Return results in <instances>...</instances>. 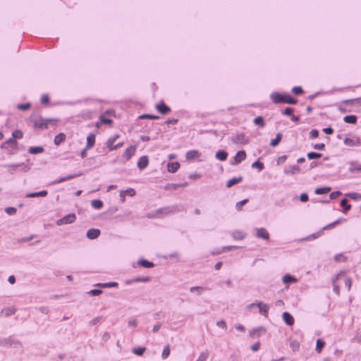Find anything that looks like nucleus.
I'll list each match as a JSON object with an SVG mask.
<instances>
[{
	"label": "nucleus",
	"mask_w": 361,
	"mask_h": 361,
	"mask_svg": "<svg viewBox=\"0 0 361 361\" xmlns=\"http://www.w3.org/2000/svg\"><path fill=\"white\" fill-rule=\"evenodd\" d=\"M126 195L133 197L135 195V190L133 188H128L126 190H123Z\"/></svg>",
	"instance_id": "obj_62"
},
{
	"label": "nucleus",
	"mask_w": 361,
	"mask_h": 361,
	"mask_svg": "<svg viewBox=\"0 0 361 361\" xmlns=\"http://www.w3.org/2000/svg\"><path fill=\"white\" fill-rule=\"evenodd\" d=\"M207 289L208 288H203V287H200V286H194V287H191L190 290L192 293H193V292H195L196 290V291H197V293L199 295H200L203 290H207Z\"/></svg>",
	"instance_id": "obj_48"
},
{
	"label": "nucleus",
	"mask_w": 361,
	"mask_h": 361,
	"mask_svg": "<svg viewBox=\"0 0 361 361\" xmlns=\"http://www.w3.org/2000/svg\"><path fill=\"white\" fill-rule=\"evenodd\" d=\"M253 122L255 125L259 126L260 128H264L265 126V122L262 116L256 117Z\"/></svg>",
	"instance_id": "obj_33"
},
{
	"label": "nucleus",
	"mask_w": 361,
	"mask_h": 361,
	"mask_svg": "<svg viewBox=\"0 0 361 361\" xmlns=\"http://www.w3.org/2000/svg\"><path fill=\"white\" fill-rule=\"evenodd\" d=\"M119 137L118 135H116L111 138H109L106 142V146L109 148V151L117 149L121 147L123 145V142L118 143L117 145H114L116 140Z\"/></svg>",
	"instance_id": "obj_4"
},
{
	"label": "nucleus",
	"mask_w": 361,
	"mask_h": 361,
	"mask_svg": "<svg viewBox=\"0 0 361 361\" xmlns=\"http://www.w3.org/2000/svg\"><path fill=\"white\" fill-rule=\"evenodd\" d=\"M231 141L235 145H246L249 140L244 133H239L231 137Z\"/></svg>",
	"instance_id": "obj_6"
},
{
	"label": "nucleus",
	"mask_w": 361,
	"mask_h": 361,
	"mask_svg": "<svg viewBox=\"0 0 361 361\" xmlns=\"http://www.w3.org/2000/svg\"><path fill=\"white\" fill-rule=\"evenodd\" d=\"M201 154L197 150H190L186 153V159L188 160H194L198 159Z\"/></svg>",
	"instance_id": "obj_18"
},
{
	"label": "nucleus",
	"mask_w": 361,
	"mask_h": 361,
	"mask_svg": "<svg viewBox=\"0 0 361 361\" xmlns=\"http://www.w3.org/2000/svg\"><path fill=\"white\" fill-rule=\"evenodd\" d=\"M246 158V152L244 150H241L237 152L234 157V162L233 164H238Z\"/></svg>",
	"instance_id": "obj_13"
},
{
	"label": "nucleus",
	"mask_w": 361,
	"mask_h": 361,
	"mask_svg": "<svg viewBox=\"0 0 361 361\" xmlns=\"http://www.w3.org/2000/svg\"><path fill=\"white\" fill-rule=\"evenodd\" d=\"M281 138H282V135L281 133H278L276 135V137L271 141L270 145L272 147L277 146L279 144V142H281Z\"/></svg>",
	"instance_id": "obj_38"
},
{
	"label": "nucleus",
	"mask_w": 361,
	"mask_h": 361,
	"mask_svg": "<svg viewBox=\"0 0 361 361\" xmlns=\"http://www.w3.org/2000/svg\"><path fill=\"white\" fill-rule=\"evenodd\" d=\"M104 319V318L102 316L100 317H97L95 318H94L93 319H92L90 322V324L91 326H94L95 324H97V323L103 321Z\"/></svg>",
	"instance_id": "obj_53"
},
{
	"label": "nucleus",
	"mask_w": 361,
	"mask_h": 361,
	"mask_svg": "<svg viewBox=\"0 0 361 361\" xmlns=\"http://www.w3.org/2000/svg\"><path fill=\"white\" fill-rule=\"evenodd\" d=\"M348 200L347 199H343L341 200V206L343 208V213H347L348 211H349L351 208V206L350 204H349L348 203Z\"/></svg>",
	"instance_id": "obj_30"
},
{
	"label": "nucleus",
	"mask_w": 361,
	"mask_h": 361,
	"mask_svg": "<svg viewBox=\"0 0 361 361\" xmlns=\"http://www.w3.org/2000/svg\"><path fill=\"white\" fill-rule=\"evenodd\" d=\"M336 280L343 281L348 290L349 291L350 290L352 286V280L350 278L347 277L343 273H339L336 276Z\"/></svg>",
	"instance_id": "obj_9"
},
{
	"label": "nucleus",
	"mask_w": 361,
	"mask_h": 361,
	"mask_svg": "<svg viewBox=\"0 0 361 361\" xmlns=\"http://www.w3.org/2000/svg\"><path fill=\"white\" fill-rule=\"evenodd\" d=\"M293 93L296 95L302 94L303 93V90L301 87H294L292 90Z\"/></svg>",
	"instance_id": "obj_59"
},
{
	"label": "nucleus",
	"mask_w": 361,
	"mask_h": 361,
	"mask_svg": "<svg viewBox=\"0 0 361 361\" xmlns=\"http://www.w3.org/2000/svg\"><path fill=\"white\" fill-rule=\"evenodd\" d=\"M216 325L223 329L226 330L227 329V325L224 320L218 321Z\"/></svg>",
	"instance_id": "obj_64"
},
{
	"label": "nucleus",
	"mask_w": 361,
	"mask_h": 361,
	"mask_svg": "<svg viewBox=\"0 0 361 361\" xmlns=\"http://www.w3.org/2000/svg\"><path fill=\"white\" fill-rule=\"evenodd\" d=\"M341 195H342V193L340 191H335V192H331L330 194L329 197H330L331 200H335Z\"/></svg>",
	"instance_id": "obj_63"
},
{
	"label": "nucleus",
	"mask_w": 361,
	"mask_h": 361,
	"mask_svg": "<svg viewBox=\"0 0 361 361\" xmlns=\"http://www.w3.org/2000/svg\"><path fill=\"white\" fill-rule=\"evenodd\" d=\"M180 211V209L178 205L169 206L161 208L156 211L154 216L162 217L171 214L176 213Z\"/></svg>",
	"instance_id": "obj_3"
},
{
	"label": "nucleus",
	"mask_w": 361,
	"mask_h": 361,
	"mask_svg": "<svg viewBox=\"0 0 361 361\" xmlns=\"http://www.w3.org/2000/svg\"><path fill=\"white\" fill-rule=\"evenodd\" d=\"M233 237L235 240H243L245 238V234L240 231H235L233 233Z\"/></svg>",
	"instance_id": "obj_47"
},
{
	"label": "nucleus",
	"mask_w": 361,
	"mask_h": 361,
	"mask_svg": "<svg viewBox=\"0 0 361 361\" xmlns=\"http://www.w3.org/2000/svg\"><path fill=\"white\" fill-rule=\"evenodd\" d=\"M100 121L103 124H111L112 121L110 118H106L104 115L100 116Z\"/></svg>",
	"instance_id": "obj_57"
},
{
	"label": "nucleus",
	"mask_w": 361,
	"mask_h": 361,
	"mask_svg": "<svg viewBox=\"0 0 361 361\" xmlns=\"http://www.w3.org/2000/svg\"><path fill=\"white\" fill-rule=\"evenodd\" d=\"M4 344L5 345L10 346V347L13 346V345L16 347V345H20V342L18 341H16L12 337H9V338L4 339Z\"/></svg>",
	"instance_id": "obj_26"
},
{
	"label": "nucleus",
	"mask_w": 361,
	"mask_h": 361,
	"mask_svg": "<svg viewBox=\"0 0 361 361\" xmlns=\"http://www.w3.org/2000/svg\"><path fill=\"white\" fill-rule=\"evenodd\" d=\"M31 121L35 128L45 130L47 129L49 126H56L58 120L54 118H44L41 116H32Z\"/></svg>",
	"instance_id": "obj_1"
},
{
	"label": "nucleus",
	"mask_w": 361,
	"mask_h": 361,
	"mask_svg": "<svg viewBox=\"0 0 361 361\" xmlns=\"http://www.w3.org/2000/svg\"><path fill=\"white\" fill-rule=\"evenodd\" d=\"M247 202H248L247 199H245V200H242L240 202H238L236 204V209H237V210L240 211L242 209V207L243 205H245Z\"/></svg>",
	"instance_id": "obj_61"
},
{
	"label": "nucleus",
	"mask_w": 361,
	"mask_h": 361,
	"mask_svg": "<svg viewBox=\"0 0 361 361\" xmlns=\"http://www.w3.org/2000/svg\"><path fill=\"white\" fill-rule=\"evenodd\" d=\"M137 264L145 268H152L154 267V264L152 262L144 259H140L137 262Z\"/></svg>",
	"instance_id": "obj_28"
},
{
	"label": "nucleus",
	"mask_w": 361,
	"mask_h": 361,
	"mask_svg": "<svg viewBox=\"0 0 361 361\" xmlns=\"http://www.w3.org/2000/svg\"><path fill=\"white\" fill-rule=\"evenodd\" d=\"M148 164H149L148 157L147 156H142L138 160L137 167L140 170H143L147 166Z\"/></svg>",
	"instance_id": "obj_14"
},
{
	"label": "nucleus",
	"mask_w": 361,
	"mask_h": 361,
	"mask_svg": "<svg viewBox=\"0 0 361 361\" xmlns=\"http://www.w3.org/2000/svg\"><path fill=\"white\" fill-rule=\"evenodd\" d=\"M296 281H297L296 279L289 274H286L283 277V282L285 284H287L288 286V284H290L291 283H295Z\"/></svg>",
	"instance_id": "obj_32"
},
{
	"label": "nucleus",
	"mask_w": 361,
	"mask_h": 361,
	"mask_svg": "<svg viewBox=\"0 0 361 361\" xmlns=\"http://www.w3.org/2000/svg\"><path fill=\"white\" fill-rule=\"evenodd\" d=\"M135 147L133 146H130L128 147L123 153V157H125L127 160H129L135 152Z\"/></svg>",
	"instance_id": "obj_19"
},
{
	"label": "nucleus",
	"mask_w": 361,
	"mask_h": 361,
	"mask_svg": "<svg viewBox=\"0 0 361 361\" xmlns=\"http://www.w3.org/2000/svg\"><path fill=\"white\" fill-rule=\"evenodd\" d=\"M300 171V168L298 165H293L288 166L284 169V173L287 175H293L295 173H298Z\"/></svg>",
	"instance_id": "obj_16"
},
{
	"label": "nucleus",
	"mask_w": 361,
	"mask_h": 361,
	"mask_svg": "<svg viewBox=\"0 0 361 361\" xmlns=\"http://www.w3.org/2000/svg\"><path fill=\"white\" fill-rule=\"evenodd\" d=\"M13 138L16 140L17 139H21L23 136V133L20 130H16L12 133Z\"/></svg>",
	"instance_id": "obj_43"
},
{
	"label": "nucleus",
	"mask_w": 361,
	"mask_h": 361,
	"mask_svg": "<svg viewBox=\"0 0 361 361\" xmlns=\"http://www.w3.org/2000/svg\"><path fill=\"white\" fill-rule=\"evenodd\" d=\"M255 231H256V236L257 238H262L264 240L269 239V234L265 228H256Z\"/></svg>",
	"instance_id": "obj_12"
},
{
	"label": "nucleus",
	"mask_w": 361,
	"mask_h": 361,
	"mask_svg": "<svg viewBox=\"0 0 361 361\" xmlns=\"http://www.w3.org/2000/svg\"><path fill=\"white\" fill-rule=\"evenodd\" d=\"M66 138V135L64 133H61L55 136L54 142L56 145L59 146L65 141Z\"/></svg>",
	"instance_id": "obj_23"
},
{
	"label": "nucleus",
	"mask_w": 361,
	"mask_h": 361,
	"mask_svg": "<svg viewBox=\"0 0 361 361\" xmlns=\"http://www.w3.org/2000/svg\"><path fill=\"white\" fill-rule=\"evenodd\" d=\"M95 143V135L93 133H90L87 137V149L92 148Z\"/></svg>",
	"instance_id": "obj_25"
},
{
	"label": "nucleus",
	"mask_w": 361,
	"mask_h": 361,
	"mask_svg": "<svg viewBox=\"0 0 361 361\" xmlns=\"http://www.w3.org/2000/svg\"><path fill=\"white\" fill-rule=\"evenodd\" d=\"M257 306L259 307V312L265 317H268L269 306L262 302L257 303Z\"/></svg>",
	"instance_id": "obj_11"
},
{
	"label": "nucleus",
	"mask_w": 361,
	"mask_h": 361,
	"mask_svg": "<svg viewBox=\"0 0 361 361\" xmlns=\"http://www.w3.org/2000/svg\"><path fill=\"white\" fill-rule=\"evenodd\" d=\"M156 109L163 115H166L171 111V109L164 102L161 101L159 104H156Z\"/></svg>",
	"instance_id": "obj_8"
},
{
	"label": "nucleus",
	"mask_w": 361,
	"mask_h": 361,
	"mask_svg": "<svg viewBox=\"0 0 361 361\" xmlns=\"http://www.w3.org/2000/svg\"><path fill=\"white\" fill-rule=\"evenodd\" d=\"M228 157V153L226 151L220 150L216 154V158L220 161H225Z\"/></svg>",
	"instance_id": "obj_29"
},
{
	"label": "nucleus",
	"mask_w": 361,
	"mask_h": 361,
	"mask_svg": "<svg viewBox=\"0 0 361 361\" xmlns=\"http://www.w3.org/2000/svg\"><path fill=\"white\" fill-rule=\"evenodd\" d=\"M140 119L149 118V119L156 120V119H159V116L151 115V114H143L140 116Z\"/></svg>",
	"instance_id": "obj_54"
},
{
	"label": "nucleus",
	"mask_w": 361,
	"mask_h": 361,
	"mask_svg": "<svg viewBox=\"0 0 361 361\" xmlns=\"http://www.w3.org/2000/svg\"><path fill=\"white\" fill-rule=\"evenodd\" d=\"M261 331H264V329L262 327L253 329L252 331H250V335L252 336H259Z\"/></svg>",
	"instance_id": "obj_51"
},
{
	"label": "nucleus",
	"mask_w": 361,
	"mask_h": 361,
	"mask_svg": "<svg viewBox=\"0 0 361 361\" xmlns=\"http://www.w3.org/2000/svg\"><path fill=\"white\" fill-rule=\"evenodd\" d=\"M252 166L253 168H257L259 171H262L264 169V164L262 162L259 161H255V163H253Z\"/></svg>",
	"instance_id": "obj_56"
},
{
	"label": "nucleus",
	"mask_w": 361,
	"mask_h": 361,
	"mask_svg": "<svg viewBox=\"0 0 361 361\" xmlns=\"http://www.w3.org/2000/svg\"><path fill=\"white\" fill-rule=\"evenodd\" d=\"M75 219H76V216L75 214H73V213L69 214L68 215H66L63 218L57 220L56 224L58 226H61L63 224H71V223H73L75 221Z\"/></svg>",
	"instance_id": "obj_5"
},
{
	"label": "nucleus",
	"mask_w": 361,
	"mask_h": 361,
	"mask_svg": "<svg viewBox=\"0 0 361 361\" xmlns=\"http://www.w3.org/2000/svg\"><path fill=\"white\" fill-rule=\"evenodd\" d=\"M343 120L347 123L355 124L357 122V117L354 115H349L345 116Z\"/></svg>",
	"instance_id": "obj_35"
},
{
	"label": "nucleus",
	"mask_w": 361,
	"mask_h": 361,
	"mask_svg": "<svg viewBox=\"0 0 361 361\" xmlns=\"http://www.w3.org/2000/svg\"><path fill=\"white\" fill-rule=\"evenodd\" d=\"M242 180H243L242 177L233 178L227 182L226 186H227V188H231V187L233 186L234 185L240 183Z\"/></svg>",
	"instance_id": "obj_31"
},
{
	"label": "nucleus",
	"mask_w": 361,
	"mask_h": 361,
	"mask_svg": "<svg viewBox=\"0 0 361 361\" xmlns=\"http://www.w3.org/2000/svg\"><path fill=\"white\" fill-rule=\"evenodd\" d=\"M343 142L345 145L350 147L361 146V139L357 136H353L352 138L345 137Z\"/></svg>",
	"instance_id": "obj_7"
},
{
	"label": "nucleus",
	"mask_w": 361,
	"mask_h": 361,
	"mask_svg": "<svg viewBox=\"0 0 361 361\" xmlns=\"http://www.w3.org/2000/svg\"><path fill=\"white\" fill-rule=\"evenodd\" d=\"M188 185L187 183H184L183 184H169L166 188L169 190H176L180 187H184Z\"/></svg>",
	"instance_id": "obj_41"
},
{
	"label": "nucleus",
	"mask_w": 361,
	"mask_h": 361,
	"mask_svg": "<svg viewBox=\"0 0 361 361\" xmlns=\"http://www.w3.org/2000/svg\"><path fill=\"white\" fill-rule=\"evenodd\" d=\"M31 105L30 103L26 104H20L17 105V109L22 111L28 110L30 108Z\"/></svg>",
	"instance_id": "obj_50"
},
{
	"label": "nucleus",
	"mask_w": 361,
	"mask_h": 361,
	"mask_svg": "<svg viewBox=\"0 0 361 361\" xmlns=\"http://www.w3.org/2000/svg\"><path fill=\"white\" fill-rule=\"evenodd\" d=\"M96 286H99V287H102V288L117 287L118 286V283H116V282H109V283H97Z\"/></svg>",
	"instance_id": "obj_40"
},
{
	"label": "nucleus",
	"mask_w": 361,
	"mask_h": 361,
	"mask_svg": "<svg viewBox=\"0 0 361 361\" xmlns=\"http://www.w3.org/2000/svg\"><path fill=\"white\" fill-rule=\"evenodd\" d=\"M209 357V353L207 352H202L200 353L198 359L197 361H207V358Z\"/></svg>",
	"instance_id": "obj_52"
},
{
	"label": "nucleus",
	"mask_w": 361,
	"mask_h": 361,
	"mask_svg": "<svg viewBox=\"0 0 361 361\" xmlns=\"http://www.w3.org/2000/svg\"><path fill=\"white\" fill-rule=\"evenodd\" d=\"M289 344H290V348L292 349V350L293 352L298 351L300 348V343H299V341H298L295 339L290 338L289 340Z\"/></svg>",
	"instance_id": "obj_27"
},
{
	"label": "nucleus",
	"mask_w": 361,
	"mask_h": 361,
	"mask_svg": "<svg viewBox=\"0 0 361 361\" xmlns=\"http://www.w3.org/2000/svg\"><path fill=\"white\" fill-rule=\"evenodd\" d=\"M17 310L14 307H5L2 310L1 314L5 317H9L14 314L16 312Z\"/></svg>",
	"instance_id": "obj_20"
},
{
	"label": "nucleus",
	"mask_w": 361,
	"mask_h": 361,
	"mask_svg": "<svg viewBox=\"0 0 361 361\" xmlns=\"http://www.w3.org/2000/svg\"><path fill=\"white\" fill-rule=\"evenodd\" d=\"M270 97L272 102L274 104H295L298 102V100L295 98H293L288 94H281L277 92H272L270 95Z\"/></svg>",
	"instance_id": "obj_2"
},
{
	"label": "nucleus",
	"mask_w": 361,
	"mask_h": 361,
	"mask_svg": "<svg viewBox=\"0 0 361 361\" xmlns=\"http://www.w3.org/2000/svg\"><path fill=\"white\" fill-rule=\"evenodd\" d=\"M331 191V188L329 187H324V188H318L315 190L314 192L317 195H323L326 194Z\"/></svg>",
	"instance_id": "obj_34"
},
{
	"label": "nucleus",
	"mask_w": 361,
	"mask_h": 361,
	"mask_svg": "<svg viewBox=\"0 0 361 361\" xmlns=\"http://www.w3.org/2000/svg\"><path fill=\"white\" fill-rule=\"evenodd\" d=\"M336 277L333 281V286H334V291L337 295H340V287L339 285L337 283Z\"/></svg>",
	"instance_id": "obj_45"
},
{
	"label": "nucleus",
	"mask_w": 361,
	"mask_h": 361,
	"mask_svg": "<svg viewBox=\"0 0 361 361\" xmlns=\"http://www.w3.org/2000/svg\"><path fill=\"white\" fill-rule=\"evenodd\" d=\"M100 235V231L97 228H90L87 232V237L90 239H95Z\"/></svg>",
	"instance_id": "obj_17"
},
{
	"label": "nucleus",
	"mask_w": 361,
	"mask_h": 361,
	"mask_svg": "<svg viewBox=\"0 0 361 361\" xmlns=\"http://www.w3.org/2000/svg\"><path fill=\"white\" fill-rule=\"evenodd\" d=\"M168 171L170 173H175L180 168V164L178 162H169L168 164Z\"/></svg>",
	"instance_id": "obj_24"
},
{
	"label": "nucleus",
	"mask_w": 361,
	"mask_h": 361,
	"mask_svg": "<svg viewBox=\"0 0 361 361\" xmlns=\"http://www.w3.org/2000/svg\"><path fill=\"white\" fill-rule=\"evenodd\" d=\"M91 204L92 207H94L96 209H100L103 207V202L102 201L99 200H94L92 201Z\"/></svg>",
	"instance_id": "obj_37"
},
{
	"label": "nucleus",
	"mask_w": 361,
	"mask_h": 361,
	"mask_svg": "<svg viewBox=\"0 0 361 361\" xmlns=\"http://www.w3.org/2000/svg\"><path fill=\"white\" fill-rule=\"evenodd\" d=\"M41 103L44 105H47L49 103V97L48 94H43L41 97Z\"/></svg>",
	"instance_id": "obj_55"
},
{
	"label": "nucleus",
	"mask_w": 361,
	"mask_h": 361,
	"mask_svg": "<svg viewBox=\"0 0 361 361\" xmlns=\"http://www.w3.org/2000/svg\"><path fill=\"white\" fill-rule=\"evenodd\" d=\"M283 319L288 326H293L294 324L295 319L288 312H283Z\"/></svg>",
	"instance_id": "obj_15"
},
{
	"label": "nucleus",
	"mask_w": 361,
	"mask_h": 361,
	"mask_svg": "<svg viewBox=\"0 0 361 361\" xmlns=\"http://www.w3.org/2000/svg\"><path fill=\"white\" fill-rule=\"evenodd\" d=\"M146 348L144 347L135 348L133 349V353L137 355L141 356L145 353Z\"/></svg>",
	"instance_id": "obj_44"
},
{
	"label": "nucleus",
	"mask_w": 361,
	"mask_h": 361,
	"mask_svg": "<svg viewBox=\"0 0 361 361\" xmlns=\"http://www.w3.org/2000/svg\"><path fill=\"white\" fill-rule=\"evenodd\" d=\"M170 347L169 345H166L164 350H163V352H162V355H161V357L163 359H166L169 355H170Z\"/></svg>",
	"instance_id": "obj_49"
},
{
	"label": "nucleus",
	"mask_w": 361,
	"mask_h": 361,
	"mask_svg": "<svg viewBox=\"0 0 361 361\" xmlns=\"http://www.w3.org/2000/svg\"><path fill=\"white\" fill-rule=\"evenodd\" d=\"M325 345V342L322 339H318L317 341L316 350L317 353H321L323 348Z\"/></svg>",
	"instance_id": "obj_39"
},
{
	"label": "nucleus",
	"mask_w": 361,
	"mask_h": 361,
	"mask_svg": "<svg viewBox=\"0 0 361 361\" xmlns=\"http://www.w3.org/2000/svg\"><path fill=\"white\" fill-rule=\"evenodd\" d=\"M293 111L294 109L293 108L287 107L283 111L282 114L286 116H292Z\"/></svg>",
	"instance_id": "obj_60"
},
{
	"label": "nucleus",
	"mask_w": 361,
	"mask_h": 361,
	"mask_svg": "<svg viewBox=\"0 0 361 361\" xmlns=\"http://www.w3.org/2000/svg\"><path fill=\"white\" fill-rule=\"evenodd\" d=\"M1 147L4 149H8L10 147L12 150L16 149L17 142L13 137L9 138L1 145Z\"/></svg>",
	"instance_id": "obj_10"
},
{
	"label": "nucleus",
	"mask_w": 361,
	"mask_h": 361,
	"mask_svg": "<svg viewBox=\"0 0 361 361\" xmlns=\"http://www.w3.org/2000/svg\"><path fill=\"white\" fill-rule=\"evenodd\" d=\"M28 151L30 154H36L43 152L44 148L42 147H31Z\"/></svg>",
	"instance_id": "obj_36"
},
{
	"label": "nucleus",
	"mask_w": 361,
	"mask_h": 361,
	"mask_svg": "<svg viewBox=\"0 0 361 361\" xmlns=\"http://www.w3.org/2000/svg\"><path fill=\"white\" fill-rule=\"evenodd\" d=\"M47 195H48V192L47 190H42L40 192L27 193L25 195V197H27V198L39 197H46Z\"/></svg>",
	"instance_id": "obj_21"
},
{
	"label": "nucleus",
	"mask_w": 361,
	"mask_h": 361,
	"mask_svg": "<svg viewBox=\"0 0 361 361\" xmlns=\"http://www.w3.org/2000/svg\"><path fill=\"white\" fill-rule=\"evenodd\" d=\"M345 195L354 200H361V195L357 192L348 193Z\"/></svg>",
	"instance_id": "obj_46"
},
{
	"label": "nucleus",
	"mask_w": 361,
	"mask_h": 361,
	"mask_svg": "<svg viewBox=\"0 0 361 361\" xmlns=\"http://www.w3.org/2000/svg\"><path fill=\"white\" fill-rule=\"evenodd\" d=\"M151 280V278L149 276L146 277H137L133 280L135 282H148Z\"/></svg>",
	"instance_id": "obj_58"
},
{
	"label": "nucleus",
	"mask_w": 361,
	"mask_h": 361,
	"mask_svg": "<svg viewBox=\"0 0 361 361\" xmlns=\"http://www.w3.org/2000/svg\"><path fill=\"white\" fill-rule=\"evenodd\" d=\"M322 156V154L314 152H309V153H307V157L309 159H319V158H321Z\"/></svg>",
	"instance_id": "obj_42"
},
{
	"label": "nucleus",
	"mask_w": 361,
	"mask_h": 361,
	"mask_svg": "<svg viewBox=\"0 0 361 361\" xmlns=\"http://www.w3.org/2000/svg\"><path fill=\"white\" fill-rule=\"evenodd\" d=\"M80 175H81L80 173H79V174H73V175L67 176L66 177L60 178L54 180L53 182V184H59V183L65 182V181L69 180H71V179H73L74 178L78 177Z\"/></svg>",
	"instance_id": "obj_22"
}]
</instances>
